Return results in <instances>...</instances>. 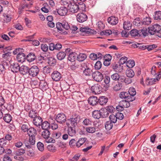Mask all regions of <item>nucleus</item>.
Returning <instances> with one entry per match:
<instances>
[{
	"mask_svg": "<svg viewBox=\"0 0 161 161\" xmlns=\"http://www.w3.org/2000/svg\"><path fill=\"white\" fill-rule=\"evenodd\" d=\"M42 129L44 130H48L50 127V124L47 121H44L42 123Z\"/></svg>",
	"mask_w": 161,
	"mask_h": 161,
	"instance_id": "obj_39",
	"label": "nucleus"
},
{
	"mask_svg": "<svg viewBox=\"0 0 161 161\" xmlns=\"http://www.w3.org/2000/svg\"><path fill=\"white\" fill-rule=\"evenodd\" d=\"M84 2H76L78 3V11L83 12L86 11V8L85 4L84 3Z\"/></svg>",
	"mask_w": 161,
	"mask_h": 161,
	"instance_id": "obj_21",
	"label": "nucleus"
},
{
	"mask_svg": "<svg viewBox=\"0 0 161 161\" xmlns=\"http://www.w3.org/2000/svg\"><path fill=\"white\" fill-rule=\"evenodd\" d=\"M52 79L53 80L58 81L61 78L60 73L57 71H55L52 73L51 75Z\"/></svg>",
	"mask_w": 161,
	"mask_h": 161,
	"instance_id": "obj_14",
	"label": "nucleus"
},
{
	"mask_svg": "<svg viewBox=\"0 0 161 161\" xmlns=\"http://www.w3.org/2000/svg\"><path fill=\"white\" fill-rule=\"evenodd\" d=\"M65 52L67 54H69L68 57V60L71 62L75 61L77 57V53L75 52H72V50L69 48H67L65 50Z\"/></svg>",
	"mask_w": 161,
	"mask_h": 161,
	"instance_id": "obj_6",
	"label": "nucleus"
},
{
	"mask_svg": "<svg viewBox=\"0 0 161 161\" xmlns=\"http://www.w3.org/2000/svg\"><path fill=\"white\" fill-rule=\"evenodd\" d=\"M27 154L30 157H34L35 156L34 151L32 150H27Z\"/></svg>",
	"mask_w": 161,
	"mask_h": 161,
	"instance_id": "obj_61",
	"label": "nucleus"
},
{
	"mask_svg": "<svg viewBox=\"0 0 161 161\" xmlns=\"http://www.w3.org/2000/svg\"><path fill=\"white\" fill-rule=\"evenodd\" d=\"M37 146L38 149L41 152H42L44 150V145L43 143L39 142H37Z\"/></svg>",
	"mask_w": 161,
	"mask_h": 161,
	"instance_id": "obj_48",
	"label": "nucleus"
},
{
	"mask_svg": "<svg viewBox=\"0 0 161 161\" xmlns=\"http://www.w3.org/2000/svg\"><path fill=\"white\" fill-rule=\"evenodd\" d=\"M126 74L127 76L130 78H132L135 75L134 71L131 69L126 70Z\"/></svg>",
	"mask_w": 161,
	"mask_h": 161,
	"instance_id": "obj_42",
	"label": "nucleus"
},
{
	"mask_svg": "<svg viewBox=\"0 0 161 161\" xmlns=\"http://www.w3.org/2000/svg\"><path fill=\"white\" fill-rule=\"evenodd\" d=\"M81 70L83 71V75L86 76H90L93 73L92 69L90 68L86 64H81Z\"/></svg>",
	"mask_w": 161,
	"mask_h": 161,
	"instance_id": "obj_3",
	"label": "nucleus"
},
{
	"mask_svg": "<svg viewBox=\"0 0 161 161\" xmlns=\"http://www.w3.org/2000/svg\"><path fill=\"white\" fill-rule=\"evenodd\" d=\"M68 9L65 7H60L57 9L58 13L60 16H63L66 14Z\"/></svg>",
	"mask_w": 161,
	"mask_h": 161,
	"instance_id": "obj_15",
	"label": "nucleus"
},
{
	"mask_svg": "<svg viewBox=\"0 0 161 161\" xmlns=\"http://www.w3.org/2000/svg\"><path fill=\"white\" fill-rule=\"evenodd\" d=\"M20 67L19 64L17 63H13L11 64L10 66L11 71L13 72H18Z\"/></svg>",
	"mask_w": 161,
	"mask_h": 161,
	"instance_id": "obj_18",
	"label": "nucleus"
},
{
	"mask_svg": "<svg viewBox=\"0 0 161 161\" xmlns=\"http://www.w3.org/2000/svg\"><path fill=\"white\" fill-rule=\"evenodd\" d=\"M66 54L67 53L65 52H59L57 54V58L58 60H61L65 58Z\"/></svg>",
	"mask_w": 161,
	"mask_h": 161,
	"instance_id": "obj_32",
	"label": "nucleus"
},
{
	"mask_svg": "<svg viewBox=\"0 0 161 161\" xmlns=\"http://www.w3.org/2000/svg\"><path fill=\"white\" fill-rule=\"evenodd\" d=\"M27 133L29 137L35 136L37 134L36 130L33 128H30Z\"/></svg>",
	"mask_w": 161,
	"mask_h": 161,
	"instance_id": "obj_28",
	"label": "nucleus"
},
{
	"mask_svg": "<svg viewBox=\"0 0 161 161\" xmlns=\"http://www.w3.org/2000/svg\"><path fill=\"white\" fill-rule=\"evenodd\" d=\"M98 28L100 30H103L105 27V25L101 21H98L97 23Z\"/></svg>",
	"mask_w": 161,
	"mask_h": 161,
	"instance_id": "obj_58",
	"label": "nucleus"
},
{
	"mask_svg": "<svg viewBox=\"0 0 161 161\" xmlns=\"http://www.w3.org/2000/svg\"><path fill=\"white\" fill-rule=\"evenodd\" d=\"M83 123L84 125H91L92 124V121L90 119L86 118L83 120Z\"/></svg>",
	"mask_w": 161,
	"mask_h": 161,
	"instance_id": "obj_57",
	"label": "nucleus"
},
{
	"mask_svg": "<svg viewBox=\"0 0 161 161\" xmlns=\"http://www.w3.org/2000/svg\"><path fill=\"white\" fill-rule=\"evenodd\" d=\"M78 7L76 2L73 1L70 2L68 6L69 12L72 13H77L78 12Z\"/></svg>",
	"mask_w": 161,
	"mask_h": 161,
	"instance_id": "obj_5",
	"label": "nucleus"
},
{
	"mask_svg": "<svg viewBox=\"0 0 161 161\" xmlns=\"http://www.w3.org/2000/svg\"><path fill=\"white\" fill-rule=\"evenodd\" d=\"M111 78L114 80L118 81L120 79V75L116 73L112 75Z\"/></svg>",
	"mask_w": 161,
	"mask_h": 161,
	"instance_id": "obj_52",
	"label": "nucleus"
},
{
	"mask_svg": "<svg viewBox=\"0 0 161 161\" xmlns=\"http://www.w3.org/2000/svg\"><path fill=\"white\" fill-rule=\"evenodd\" d=\"M68 127L67 131L69 135L73 136L75 135L76 132L75 127L70 126H67Z\"/></svg>",
	"mask_w": 161,
	"mask_h": 161,
	"instance_id": "obj_22",
	"label": "nucleus"
},
{
	"mask_svg": "<svg viewBox=\"0 0 161 161\" xmlns=\"http://www.w3.org/2000/svg\"><path fill=\"white\" fill-rule=\"evenodd\" d=\"M130 34L132 36H141L139 31L136 29H133L130 32Z\"/></svg>",
	"mask_w": 161,
	"mask_h": 161,
	"instance_id": "obj_34",
	"label": "nucleus"
},
{
	"mask_svg": "<svg viewBox=\"0 0 161 161\" xmlns=\"http://www.w3.org/2000/svg\"><path fill=\"white\" fill-rule=\"evenodd\" d=\"M154 19L155 20H159L161 19V12L160 11H156L154 16Z\"/></svg>",
	"mask_w": 161,
	"mask_h": 161,
	"instance_id": "obj_53",
	"label": "nucleus"
},
{
	"mask_svg": "<svg viewBox=\"0 0 161 161\" xmlns=\"http://www.w3.org/2000/svg\"><path fill=\"white\" fill-rule=\"evenodd\" d=\"M38 40L42 42H51L52 39L49 37H40L38 38Z\"/></svg>",
	"mask_w": 161,
	"mask_h": 161,
	"instance_id": "obj_38",
	"label": "nucleus"
},
{
	"mask_svg": "<svg viewBox=\"0 0 161 161\" xmlns=\"http://www.w3.org/2000/svg\"><path fill=\"white\" fill-rule=\"evenodd\" d=\"M86 58V55L84 53H80L77 55V59L79 61H82L85 60Z\"/></svg>",
	"mask_w": 161,
	"mask_h": 161,
	"instance_id": "obj_37",
	"label": "nucleus"
},
{
	"mask_svg": "<svg viewBox=\"0 0 161 161\" xmlns=\"http://www.w3.org/2000/svg\"><path fill=\"white\" fill-rule=\"evenodd\" d=\"M113 69L116 72L121 73L123 70V67L121 64H114L113 65Z\"/></svg>",
	"mask_w": 161,
	"mask_h": 161,
	"instance_id": "obj_16",
	"label": "nucleus"
},
{
	"mask_svg": "<svg viewBox=\"0 0 161 161\" xmlns=\"http://www.w3.org/2000/svg\"><path fill=\"white\" fill-rule=\"evenodd\" d=\"M86 131L89 133H93L96 131V129L94 127H88L86 128Z\"/></svg>",
	"mask_w": 161,
	"mask_h": 161,
	"instance_id": "obj_54",
	"label": "nucleus"
},
{
	"mask_svg": "<svg viewBox=\"0 0 161 161\" xmlns=\"http://www.w3.org/2000/svg\"><path fill=\"white\" fill-rule=\"evenodd\" d=\"M128 92L129 94L132 96H134L136 93L135 89L133 87H131L129 88Z\"/></svg>",
	"mask_w": 161,
	"mask_h": 161,
	"instance_id": "obj_50",
	"label": "nucleus"
},
{
	"mask_svg": "<svg viewBox=\"0 0 161 161\" xmlns=\"http://www.w3.org/2000/svg\"><path fill=\"white\" fill-rule=\"evenodd\" d=\"M92 117L96 119H99L101 116V110H95L92 112Z\"/></svg>",
	"mask_w": 161,
	"mask_h": 161,
	"instance_id": "obj_29",
	"label": "nucleus"
},
{
	"mask_svg": "<svg viewBox=\"0 0 161 161\" xmlns=\"http://www.w3.org/2000/svg\"><path fill=\"white\" fill-rule=\"evenodd\" d=\"M55 119L57 122L62 124L65 122L66 117L64 114L60 113L57 115Z\"/></svg>",
	"mask_w": 161,
	"mask_h": 161,
	"instance_id": "obj_12",
	"label": "nucleus"
},
{
	"mask_svg": "<svg viewBox=\"0 0 161 161\" xmlns=\"http://www.w3.org/2000/svg\"><path fill=\"white\" fill-rule=\"evenodd\" d=\"M76 19L78 22L80 23H82L87 19V16L84 13H80L77 14Z\"/></svg>",
	"mask_w": 161,
	"mask_h": 161,
	"instance_id": "obj_13",
	"label": "nucleus"
},
{
	"mask_svg": "<svg viewBox=\"0 0 161 161\" xmlns=\"http://www.w3.org/2000/svg\"><path fill=\"white\" fill-rule=\"evenodd\" d=\"M160 73V72L159 74L157 75L156 78H147L145 81L146 84L147 86L152 85L155 84V82L158 81L161 77V75Z\"/></svg>",
	"mask_w": 161,
	"mask_h": 161,
	"instance_id": "obj_7",
	"label": "nucleus"
},
{
	"mask_svg": "<svg viewBox=\"0 0 161 161\" xmlns=\"http://www.w3.org/2000/svg\"><path fill=\"white\" fill-rule=\"evenodd\" d=\"M91 90L95 94H99L102 92V87L100 85L96 84L92 86Z\"/></svg>",
	"mask_w": 161,
	"mask_h": 161,
	"instance_id": "obj_9",
	"label": "nucleus"
},
{
	"mask_svg": "<svg viewBox=\"0 0 161 161\" xmlns=\"http://www.w3.org/2000/svg\"><path fill=\"white\" fill-rule=\"evenodd\" d=\"M47 148L48 150L52 152H55L56 150L55 146L52 144L48 145Z\"/></svg>",
	"mask_w": 161,
	"mask_h": 161,
	"instance_id": "obj_56",
	"label": "nucleus"
},
{
	"mask_svg": "<svg viewBox=\"0 0 161 161\" xmlns=\"http://www.w3.org/2000/svg\"><path fill=\"white\" fill-rule=\"evenodd\" d=\"M109 118L110 120L109 121L112 122L113 124V123H116L117 121V119L116 117V116L114 114H112L110 115L109 117Z\"/></svg>",
	"mask_w": 161,
	"mask_h": 161,
	"instance_id": "obj_51",
	"label": "nucleus"
},
{
	"mask_svg": "<svg viewBox=\"0 0 161 161\" xmlns=\"http://www.w3.org/2000/svg\"><path fill=\"white\" fill-rule=\"evenodd\" d=\"M80 120V116L78 114L74 113L72 114L70 118L66 120V125L67 126L75 127L77 125Z\"/></svg>",
	"mask_w": 161,
	"mask_h": 161,
	"instance_id": "obj_1",
	"label": "nucleus"
},
{
	"mask_svg": "<svg viewBox=\"0 0 161 161\" xmlns=\"http://www.w3.org/2000/svg\"><path fill=\"white\" fill-rule=\"evenodd\" d=\"M126 66L129 68H132L135 65V61L132 60H130L126 62Z\"/></svg>",
	"mask_w": 161,
	"mask_h": 161,
	"instance_id": "obj_41",
	"label": "nucleus"
},
{
	"mask_svg": "<svg viewBox=\"0 0 161 161\" xmlns=\"http://www.w3.org/2000/svg\"><path fill=\"white\" fill-rule=\"evenodd\" d=\"M3 119L6 123H9L12 121V117L10 114H6L3 116Z\"/></svg>",
	"mask_w": 161,
	"mask_h": 161,
	"instance_id": "obj_27",
	"label": "nucleus"
},
{
	"mask_svg": "<svg viewBox=\"0 0 161 161\" xmlns=\"http://www.w3.org/2000/svg\"><path fill=\"white\" fill-rule=\"evenodd\" d=\"M105 110L108 113H112L115 110L114 108L112 106H108L106 107Z\"/></svg>",
	"mask_w": 161,
	"mask_h": 161,
	"instance_id": "obj_64",
	"label": "nucleus"
},
{
	"mask_svg": "<svg viewBox=\"0 0 161 161\" xmlns=\"http://www.w3.org/2000/svg\"><path fill=\"white\" fill-rule=\"evenodd\" d=\"M19 71L21 74L23 75H25L28 73H29V69L28 67L23 65L20 67Z\"/></svg>",
	"mask_w": 161,
	"mask_h": 161,
	"instance_id": "obj_23",
	"label": "nucleus"
},
{
	"mask_svg": "<svg viewBox=\"0 0 161 161\" xmlns=\"http://www.w3.org/2000/svg\"><path fill=\"white\" fill-rule=\"evenodd\" d=\"M132 23L129 21H125L123 24V28L125 30H129L131 29Z\"/></svg>",
	"mask_w": 161,
	"mask_h": 161,
	"instance_id": "obj_31",
	"label": "nucleus"
},
{
	"mask_svg": "<svg viewBox=\"0 0 161 161\" xmlns=\"http://www.w3.org/2000/svg\"><path fill=\"white\" fill-rule=\"evenodd\" d=\"M50 134V133L48 130H44L42 133V136L44 138L46 139L48 137Z\"/></svg>",
	"mask_w": 161,
	"mask_h": 161,
	"instance_id": "obj_45",
	"label": "nucleus"
},
{
	"mask_svg": "<svg viewBox=\"0 0 161 161\" xmlns=\"http://www.w3.org/2000/svg\"><path fill=\"white\" fill-rule=\"evenodd\" d=\"M35 136L29 137V143H28L26 142H25V147L27 148V149H31L32 148V145H33L35 144Z\"/></svg>",
	"mask_w": 161,
	"mask_h": 161,
	"instance_id": "obj_11",
	"label": "nucleus"
},
{
	"mask_svg": "<svg viewBox=\"0 0 161 161\" xmlns=\"http://www.w3.org/2000/svg\"><path fill=\"white\" fill-rule=\"evenodd\" d=\"M88 103L92 106L97 104L98 102V99L97 97L93 96L90 97L88 100Z\"/></svg>",
	"mask_w": 161,
	"mask_h": 161,
	"instance_id": "obj_17",
	"label": "nucleus"
},
{
	"mask_svg": "<svg viewBox=\"0 0 161 161\" xmlns=\"http://www.w3.org/2000/svg\"><path fill=\"white\" fill-rule=\"evenodd\" d=\"M36 58V57L34 53H29L26 57V59L27 61L29 62L34 61Z\"/></svg>",
	"mask_w": 161,
	"mask_h": 161,
	"instance_id": "obj_30",
	"label": "nucleus"
},
{
	"mask_svg": "<svg viewBox=\"0 0 161 161\" xmlns=\"http://www.w3.org/2000/svg\"><path fill=\"white\" fill-rule=\"evenodd\" d=\"M105 126L106 130H108L112 128L113 124L110 121H107L106 122Z\"/></svg>",
	"mask_w": 161,
	"mask_h": 161,
	"instance_id": "obj_44",
	"label": "nucleus"
},
{
	"mask_svg": "<svg viewBox=\"0 0 161 161\" xmlns=\"http://www.w3.org/2000/svg\"><path fill=\"white\" fill-rule=\"evenodd\" d=\"M148 31L151 35L156 34L159 37H161V26L158 24L152 25L149 27Z\"/></svg>",
	"mask_w": 161,
	"mask_h": 161,
	"instance_id": "obj_2",
	"label": "nucleus"
},
{
	"mask_svg": "<svg viewBox=\"0 0 161 161\" xmlns=\"http://www.w3.org/2000/svg\"><path fill=\"white\" fill-rule=\"evenodd\" d=\"M108 21L109 23L112 25H115L118 22V19L117 17L112 16L108 18Z\"/></svg>",
	"mask_w": 161,
	"mask_h": 161,
	"instance_id": "obj_19",
	"label": "nucleus"
},
{
	"mask_svg": "<svg viewBox=\"0 0 161 161\" xmlns=\"http://www.w3.org/2000/svg\"><path fill=\"white\" fill-rule=\"evenodd\" d=\"M42 121V119L41 117L37 116L34 119L33 123L35 125L38 126L41 125Z\"/></svg>",
	"mask_w": 161,
	"mask_h": 161,
	"instance_id": "obj_20",
	"label": "nucleus"
},
{
	"mask_svg": "<svg viewBox=\"0 0 161 161\" xmlns=\"http://www.w3.org/2000/svg\"><path fill=\"white\" fill-rule=\"evenodd\" d=\"M112 31L110 30H106L103 31H101L99 32V33L101 35H105L108 36L112 33Z\"/></svg>",
	"mask_w": 161,
	"mask_h": 161,
	"instance_id": "obj_40",
	"label": "nucleus"
},
{
	"mask_svg": "<svg viewBox=\"0 0 161 161\" xmlns=\"http://www.w3.org/2000/svg\"><path fill=\"white\" fill-rule=\"evenodd\" d=\"M8 66V63L6 62L3 61L2 63L0 64V74L3 73L5 69V67Z\"/></svg>",
	"mask_w": 161,
	"mask_h": 161,
	"instance_id": "obj_36",
	"label": "nucleus"
},
{
	"mask_svg": "<svg viewBox=\"0 0 161 161\" xmlns=\"http://www.w3.org/2000/svg\"><path fill=\"white\" fill-rule=\"evenodd\" d=\"M128 93L126 92H121L119 94V97L121 98L126 99Z\"/></svg>",
	"mask_w": 161,
	"mask_h": 161,
	"instance_id": "obj_62",
	"label": "nucleus"
},
{
	"mask_svg": "<svg viewBox=\"0 0 161 161\" xmlns=\"http://www.w3.org/2000/svg\"><path fill=\"white\" fill-rule=\"evenodd\" d=\"M36 113V110H31L29 112V116L31 118H35L37 117Z\"/></svg>",
	"mask_w": 161,
	"mask_h": 161,
	"instance_id": "obj_55",
	"label": "nucleus"
},
{
	"mask_svg": "<svg viewBox=\"0 0 161 161\" xmlns=\"http://www.w3.org/2000/svg\"><path fill=\"white\" fill-rule=\"evenodd\" d=\"M86 141V138H80L78 141L76 142V146L77 147H79L81 146L82 144H84V143Z\"/></svg>",
	"mask_w": 161,
	"mask_h": 161,
	"instance_id": "obj_46",
	"label": "nucleus"
},
{
	"mask_svg": "<svg viewBox=\"0 0 161 161\" xmlns=\"http://www.w3.org/2000/svg\"><path fill=\"white\" fill-rule=\"evenodd\" d=\"M80 31L82 32H86L89 34H96V31L94 30L86 27L81 28Z\"/></svg>",
	"mask_w": 161,
	"mask_h": 161,
	"instance_id": "obj_24",
	"label": "nucleus"
},
{
	"mask_svg": "<svg viewBox=\"0 0 161 161\" xmlns=\"http://www.w3.org/2000/svg\"><path fill=\"white\" fill-rule=\"evenodd\" d=\"M25 58V54L23 53H19L17 56V59L19 62H23Z\"/></svg>",
	"mask_w": 161,
	"mask_h": 161,
	"instance_id": "obj_25",
	"label": "nucleus"
},
{
	"mask_svg": "<svg viewBox=\"0 0 161 161\" xmlns=\"http://www.w3.org/2000/svg\"><path fill=\"white\" fill-rule=\"evenodd\" d=\"M92 75L93 79L97 81H100L103 78L102 74L98 71H96L93 72Z\"/></svg>",
	"mask_w": 161,
	"mask_h": 161,
	"instance_id": "obj_10",
	"label": "nucleus"
},
{
	"mask_svg": "<svg viewBox=\"0 0 161 161\" xmlns=\"http://www.w3.org/2000/svg\"><path fill=\"white\" fill-rule=\"evenodd\" d=\"M21 129L24 132H27L30 128H29V126L28 125L23 124L22 125Z\"/></svg>",
	"mask_w": 161,
	"mask_h": 161,
	"instance_id": "obj_60",
	"label": "nucleus"
},
{
	"mask_svg": "<svg viewBox=\"0 0 161 161\" xmlns=\"http://www.w3.org/2000/svg\"><path fill=\"white\" fill-rule=\"evenodd\" d=\"M119 105L122 106L123 108L129 107L130 104L129 102L127 100H122L119 102Z\"/></svg>",
	"mask_w": 161,
	"mask_h": 161,
	"instance_id": "obj_33",
	"label": "nucleus"
},
{
	"mask_svg": "<svg viewBox=\"0 0 161 161\" xmlns=\"http://www.w3.org/2000/svg\"><path fill=\"white\" fill-rule=\"evenodd\" d=\"M29 5L27 4H21L19 6V10L20 11H27L28 9Z\"/></svg>",
	"mask_w": 161,
	"mask_h": 161,
	"instance_id": "obj_43",
	"label": "nucleus"
},
{
	"mask_svg": "<svg viewBox=\"0 0 161 161\" xmlns=\"http://www.w3.org/2000/svg\"><path fill=\"white\" fill-rule=\"evenodd\" d=\"M122 84L118 83L117 84H116L114 86L113 89L114 90L117 91L120 90L122 88Z\"/></svg>",
	"mask_w": 161,
	"mask_h": 161,
	"instance_id": "obj_49",
	"label": "nucleus"
},
{
	"mask_svg": "<svg viewBox=\"0 0 161 161\" xmlns=\"http://www.w3.org/2000/svg\"><path fill=\"white\" fill-rule=\"evenodd\" d=\"M52 68L48 66H46L43 67V72L45 74H48L50 73L52 71Z\"/></svg>",
	"mask_w": 161,
	"mask_h": 161,
	"instance_id": "obj_47",
	"label": "nucleus"
},
{
	"mask_svg": "<svg viewBox=\"0 0 161 161\" xmlns=\"http://www.w3.org/2000/svg\"><path fill=\"white\" fill-rule=\"evenodd\" d=\"M39 86L42 90H45L47 88V83L44 81L40 82Z\"/></svg>",
	"mask_w": 161,
	"mask_h": 161,
	"instance_id": "obj_59",
	"label": "nucleus"
},
{
	"mask_svg": "<svg viewBox=\"0 0 161 161\" xmlns=\"http://www.w3.org/2000/svg\"><path fill=\"white\" fill-rule=\"evenodd\" d=\"M151 22V19L149 17H146L143 19L141 22V24L144 25H148L150 24Z\"/></svg>",
	"mask_w": 161,
	"mask_h": 161,
	"instance_id": "obj_35",
	"label": "nucleus"
},
{
	"mask_svg": "<svg viewBox=\"0 0 161 161\" xmlns=\"http://www.w3.org/2000/svg\"><path fill=\"white\" fill-rule=\"evenodd\" d=\"M108 100L107 97L105 96H102L99 97L98 99V102L100 105H104L107 103Z\"/></svg>",
	"mask_w": 161,
	"mask_h": 161,
	"instance_id": "obj_26",
	"label": "nucleus"
},
{
	"mask_svg": "<svg viewBox=\"0 0 161 161\" xmlns=\"http://www.w3.org/2000/svg\"><path fill=\"white\" fill-rule=\"evenodd\" d=\"M7 142V141L4 138H0V146L3 147L6 145Z\"/></svg>",
	"mask_w": 161,
	"mask_h": 161,
	"instance_id": "obj_63",
	"label": "nucleus"
},
{
	"mask_svg": "<svg viewBox=\"0 0 161 161\" xmlns=\"http://www.w3.org/2000/svg\"><path fill=\"white\" fill-rule=\"evenodd\" d=\"M56 27L60 31L64 30H68L70 28V25L68 22L63 20L62 23L58 22L56 24Z\"/></svg>",
	"mask_w": 161,
	"mask_h": 161,
	"instance_id": "obj_4",
	"label": "nucleus"
},
{
	"mask_svg": "<svg viewBox=\"0 0 161 161\" xmlns=\"http://www.w3.org/2000/svg\"><path fill=\"white\" fill-rule=\"evenodd\" d=\"M39 71V69L37 66H33L29 69V75L31 77L36 76L38 74Z\"/></svg>",
	"mask_w": 161,
	"mask_h": 161,
	"instance_id": "obj_8",
	"label": "nucleus"
}]
</instances>
